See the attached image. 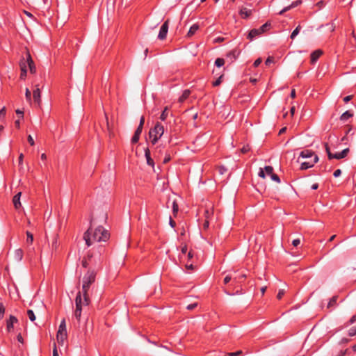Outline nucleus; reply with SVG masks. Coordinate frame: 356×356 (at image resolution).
<instances>
[{
    "mask_svg": "<svg viewBox=\"0 0 356 356\" xmlns=\"http://www.w3.org/2000/svg\"><path fill=\"white\" fill-rule=\"evenodd\" d=\"M168 106L165 107L163 111L162 112V113H161V115L160 116V119L161 120L163 121V120H165L166 119V118L168 116Z\"/></svg>",
    "mask_w": 356,
    "mask_h": 356,
    "instance_id": "nucleus-31",
    "label": "nucleus"
},
{
    "mask_svg": "<svg viewBox=\"0 0 356 356\" xmlns=\"http://www.w3.org/2000/svg\"><path fill=\"white\" fill-rule=\"evenodd\" d=\"M241 354H242V351L238 350L236 352L228 353V355L229 356H238V355H241Z\"/></svg>",
    "mask_w": 356,
    "mask_h": 356,
    "instance_id": "nucleus-43",
    "label": "nucleus"
},
{
    "mask_svg": "<svg viewBox=\"0 0 356 356\" xmlns=\"http://www.w3.org/2000/svg\"><path fill=\"white\" fill-rule=\"evenodd\" d=\"M27 65L29 67L30 72L33 74L35 73V71H36L35 65L33 60L29 52L27 54Z\"/></svg>",
    "mask_w": 356,
    "mask_h": 356,
    "instance_id": "nucleus-9",
    "label": "nucleus"
},
{
    "mask_svg": "<svg viewBox=\"0 0 356 356\" xmlns=\"http://www.w3.org/2000/svg\"><path fill=\"white\" fill-rule=\"evenodd\" d=\"M27 315L31 321H34L35 320V316L32 310H28Z\"/></svg>",
    "mask_w": 356,
    "mask_h": 356,
    "instance_id": "nucleus-35",
    "label": "nucleus"
},
{
    "mask_svg": "<svg viewBox=\"0 0 356 356\" xmlns=\"http://www.w3.org/2000/svg\"><path fill=\"white\" fill-rule=\"evenodd\" d=\"M270 26V24L269 23H266L264 24V25H262L259 29V31H260L261 34L263 33L264 32H265Z\"/></svg>",
    "mask_w": 356,
    "mask_h": 356,
    "instance_id": "nucleus-29",
    "label": "nucleus"
},
{
    "mask_svg": "<svg viewBox=\"0 0 356 356\" xmlns=\"http://www.w3.org/2000/svg\"><path fill=\"white\" fill-rule=\"evenodd\" d=\"M261 62H262V60H261V58H257L254 61L253 65H254V67H258L261 64Z\"/></svg>",
    "mask_w": 356,
    "mask_h": 356,
    "instance_id": "nucleus-54",
    "label": "nucleus"
},
{
    "mask_svg": "<svg viewBox=\"0 0 356 356\" xmlns=\"http://www.w3.org/2000/svg\"><path fill=\"white\" fill-rule=\"evenodd\" d=\"M23 257V251L22 249H17L13 253V259L15 261H20Z\"/></svg>",
    "mask_w": 356,
    "mask_h": 356,
    "instance_id": "nucleus-12",
    "label": "nucleus"
},
{
    "mask_svg": "<svg viewBox=\"0 0 356 356\" xmlns=\"http://www.w3.org/2000/svg\"><path fill=\"white\" fill-rule=\"evenodd\" d=\"M301 27L300 26H298L296 29L292 32L291 35V39H294L295 37L299 33V31L300 30Z\"/></svg>",
    "mask_w": 356,
    "mask_h": 356,
    "instance_id": "nucleus-33",
    "label": "nucleus"
},
{
    "mask_svg": "<svg viewBox=\"0 0 356 356\" xmlns=\"http://www.w3.org/2000/svg\"><path fill=\"white\" fill-rule=\"evenodd\" d=\"M270 177H271V179L273 181H276L277 183H280V179L279 178V177L275 174V173H273L271 175H270Z\"/></svg>",
    "mask_w": 356,
    "mask_h": 356,
    "instance_id": "nucleus-39",
    "label": "nucleus"
},
{
    "mask_svg": "<svg viewBox=\"0 0 356 356\" xmlns=\"http://www.w3.org/2000/svg\"><path fill=\"white\" fill-rule=\"evenodd\" d=\"M53 356H59L58 353L57 348H56V346L55 343L54 345V348H53Z\"/></svg>",
    "mask_w": 356,
    "mask_h": 356,
    "instance_id": "nucleus-56",
    "label": "nucleus"
},
{
    "mask_svg": "<svg viewBox=\"0 0 356 356\" xmlns=\"http://www.w3.org/2000/svg\"><path fill=\"white\" fill-rule=\"evenodd\" d=\"M341 170L340 169H338V170L334 171V176L335 177H338L339 176L341 175Z\"/></svg>",
    "mask_w": 356,
    "mask_h": 356,
    "instance_id": "nucleus-59",
    "label": "nucleus"
},
{
    "mask_svg": "<svg viewBox=\"0 0 356 356\" xmlns=\"http://www.w3.org/2000/svg\"><path fill=\"white\" fill-rule=\"evenodd\" d=\"M83 300H82V306L88 305L90 304V298L87 293H83Z\"/></svg>",
    "mask_w": 356,
    "mask_h": 356,
    "instance_id": "nucleus-27",
    "label": "nucleus"
},
{
    "mask_svg": "<svg viewBox=\"0 0 356 356\" xmlns=\"http://www.w3.org/2000/svg\"><path fill=\"white\" fill-rule=\"evenodd\" d=\"M27 60L25 61L23 58L19 63L20 69H26Z\"/></svg>",
    "mask_w": 356,
    "mask_h": 356,
    "instance_id": "nucleus-40",
    "label": "nucleus"
},
{
    "mask_svg": "<svg viewBox=\"0 0 356 356\" xmlns=\"http://www.w3.org/2000/svg\"><path fill=\"white\" fill-rule=\"evenodd\" d=\"M238 55V53H237L236 50H234L228 54V56H232L234 58H236Z\"/></svg>",
    "mask_w": 356,
    "mask_h": 356,
    "instance_id": "nucleus-50",
    "label": "nucleus"
},
{
    "mask_svg": "<svg viewBox=\"0 0 356 356\" xmlns=\"http://www.w3.org/2000/svg\"><path fill=\"white\" fill-rule=\"evenodd\" d=\"M96 277V272L95 270H89L88 273L84 275L83 278L82 291L83 293H87Z\"/></svg>",
    "mask_w": 356,
    "mask_h": 356,
    "instance_id": "nucleus-2",
    "label": "nucleus"
},
{
    "mask_svg": "<svg viewBox=\"0 0 356 356\" xmlns=\"http://www.w3.org/2000/svg\"><path fill=\"white\" fill-rule=\"evenodd\" d=\"M356 334V328L355 327H352L350 330H349V335L350 337H353Z\"/></svg>",
    "mask_w": 356,
    "mask_h": 356,
    "instance_id": "nucleus-47",
    "label": "nucleus"
},
{
    "mask_svg": "<svg viewBox=\"0 0 356 356\" xmlns=\"http://www.w3.org/2000/svg\"><path fill=\"white\" fill-rule=\"evenodd\" d=\"M224 64H225V60L221 58H217L215 61V65L218 67H222Z\"/></svg>",
    "mask_w": 356,
    "mask_h": 356,
    "instance_id": "nucleus-30",
    "label": "nucleus"
},
{
    "mask_svg": "<svg viewBox=\"0 0 356 356\" xmlns=\"http://www.w3.org/2000/svg\"><path fill=\"white\" fill-rule=\"evenodd\" d=\"M273 173V168L271 166H266L264 169L260 168V171L259 172V176L261 178L266 177V174L268 175H271Z\"/></svg>",
    "mask_w": 356,
    "mask_h": 356,
    "instance_id": "nucleus-7",
    "label": "nucleus"
},
{
    "mask_svg": "<svg viewBox=\"0 0 356 356\" xmlns=\"http://www.w3.org/2000/svg\"><path fill=\"white\" fill-rule=\"evenodd\" d=\"M21 195H22V193L19 192L13 198V203L14 204V207L16 209H18L22 207V204L20 202Z\"/></svg>",
    "mask_w": 356,
    "mask_h": 356,
    "instance_id": "nucleus-8",
    "label": "nucleus"
},
{
    "mask_svg": "<svg viewBox=\"0 0 356 356\" xmlns=\"http://www.w3.org/2000/svg\"><path fill=\"white\" fill-rule=\"evenodd\" d=\"M285 291L284 289H280L277 295V298L278 299H281L282 296L284 295Z\"/></svg>",
    "mask_w": 356,
    "mask_h": 356,
    "instance_id": "nucleus-41",
    "label": "nucleus"
},
{
    "mask_svg": "<svg viewBox=\"0 0 356 356\" xmlns=\"http://www.w3.org/2000/svg\"><path fill=\"white\" fill-rule=\"evenodd\" d=\"M356 321V314L353 316L350 319V323L352 324Z\"/></svg>",
    "mask_w": 356,
    "mask_h": 356,
    "instance_id": "nucleus-64",
    "label": "nucleus"
},
{
    "mask_svg": "<svg viewBox=\"0 0 356 356\" xmlns=\"http://www.w3.org/2000/svg\"><path fill=\"white\" fill-rule=\"evenodd\" d=\"M89 262L88 261V260L85 258H83V259L82 260V266L84 268H88V266H89Z\"/></svg>",
    "mask_w": 356,
    "mask_h": 356,
    "instance_id": "nucleus-48",
    "label": "nucleus"
},
{
    "mask_svg": "<svg viewBox=\"0 0 356 356\" xmlns=\"http://www.w3.org/2000/svg\"><path fill=\"white\" fill-rule=\"evenodd\" d=\"M57 242H58V236L56 235V236H55V238H54V241H53V243H52V247H53V248H54L55 250H56V249L57 248V247H58Z\"/></svg>",
    "mask_w": 356,
    "mask_h": 356,
    "instance_id": "nucleus-45",
    "label": "nucleus"
},
{
    "mask_svg": "<svg viewBox=\"0 0 356 356\" xmlns=\"http://www.w3.org/2000/svg\"><path fill=\"white\" fill-rule=\"evenodd\" d=\"M92 258L93 255L90 252H88L86 257H85V259H86L89 263H92L94 265H96L97 261H99V259L97 260L96 259H92Z\"/></svg>",
    "mask_w": 356,
    "mask_h": 356,
    "instance_id": "nucleus-23",
    "label": "nucleus"
},
{
    "mask_svg": "<svg viewBox=\"0 0 356 356\" xmlns=\"http://www.w3.org/2000/svg\"><path fill=\"white\" fill-rule=\"evenodd\" d=\"M67 333L65 320L63 319L59 325V328L57 333Z\"/></svg>",
    "mask_w": 356,
    "mask_h": 356,
    "instance_id": "nucleus-22",
    "label": "nucleus"
},
{
    "mask_svg": "<svg viewBox=\"0 0 356 356\" xmlns=\"http://www.w3.org/2000/svg\"><path fill=\"white\" fill-rule=\"evenodd\" d=\"M24 154L21 153L19 156V165H22L23 163Z\"/></svg>",
    "mask_w": 356,
    "mask_h": 356,
    "instance_id": "nucleus-58",
    "label": "nucleus"
},
{
    "mask_svg": "<svg viewBox=\"0 0 356 356\" xmlns=\"http://www.w3.org/2000/svg\"><path fill=\"white\" fill-rule=\"evenodd\" d=\"M145 154L147 164L149 165L154 166V161L150 157V151L149 149H145Z\"/></svg>",
    "mask_w": 356,
    "mask_h": 356,
    "instance_id": "nucleus-18",
    "label": "nucleus"
},
{
    "mask_svg": "<svg viewBox=\"0 0 356 356\" xmlns=\"http://www.w3.org/2000/svg\"><path fill=\"white\" fill-rule=\"evenodd\" d=\"M25 96H26V100L28 102H30L31 99V91L29 90V88H26Z\"/></svg>",
    "mask_w": 356,
    "mask_h": 356,
    "instance_id": "nucleus-37",
    "label": "nucleus"
},
{
    "mask_svg": "<svg viewBox=\"0 0 356 356\" xmlns=\"http://www.w3.org/2000/svg\"><path fill=\"white\" fill-rule=\"evenodd\" d=\"M300 243V240L299 238L294 239L292 242L293 245L298 246Z\"/></svg>",
    "mask_w": 356,
    "mask_h": 356,
    "instance_id": "nucleus-57",
    "label": "nucleus"
},
{
    "mask_svg": "<svg viewBox=\"0 0 356 356\" xmlns=\"http://www.w3.org/2000/svg\"><path fill=\"white\" fill-rule=\"evenodd\" d=\"M318 161V157L317 155H315L314 156V161L313 163H310V162H303L301 164V166H300V169L301 170H306V169H308L311 167H312L314 165V163H317Z\"/></svg>",
    "mask_w": 356,
    "mask_h": 356,
    "instance_id": "nucleus-10",
    "label": "nucleus"
},
{
    "mask_svg": "<svg viewBox=\"0 0 356 356\" xmlns=\"http://www.w3.org/2000/svg\"><path fill=\"white\" fill-rule=\"evenodd\" d=\"M261 35V33L259 31V29H252L248 33L247 38L250 40H252L256 36H258V35Z\"/></svg>",
    "mask_w": 356,
    "mask_h": 356,
    "instance_id": "nucleus-15",
    "label": "nucleus"
},
{
    "mask_svg": "<svg viewBox=\"0 0 356 356\" xmlns=\"http://www.w3.org/2000/svg\"><path fill=\"white\" fill-rule=\"evenodd\" d=\"M28 141L30 143L31 145H34V140L33 137L31 135H29L27 137Z\"/></svg>",
    "mask_w": 356,
    "mask_h": 356,
    "instance_id": "nucleus-53",
    "label": "nucleus"
},
{
    "mask_svg": "<svg viewBox=\"0 0 356 356\" xmlns=\"http://www.w3.org/2000/svg\"><path fill=\"white\" fill-rule=\"evenodd\" d=\"M353 116V114L350 112V111H346L345 113H343L341 115V120L342 121H346L349 118L352 117Z\"/></svg>",
    "mask_w": 356,
    "mask_h": 356,
    "instance_id": "nucleus-26",
    "label": "nucleus"
},
{
    "mask_svg": "<svg viewBox=\"0 0 356 356\" xmlns=\"http://www.w3.org/2000/svg\"><path fill=\"white\" fill-rule=\"evenodd\" d=\"M76 309L74 312V316L78 321L81 319V311H82V298L81 293L79 292L75 298Z\"/></svg>",
    "mask_w": 356,
    "mask_h": 356,
    "instance_id": "nucleus-3",
    "label": "nucleus"
},
{
    "mask_svg": "<svg viewBox=\"0 0 356 356\" xmlns=\"http://www.w3.org/2000/svg\"><path fill=\"white\" fill-rule=\"evenodd\" d=\"M348 152H349V149L346 148L339 153L334 154V159H341L345 158L347 156Z\"/></svg>",
    "mask_w": 356,
    "mask_h": 356,
    "instance_id": "nucleus-17",
    "label": "nucleus"
},
{
    "mask_svg": "<svg viewBox=\"0 0 356 356\" xmlns=\"http://www.w3.org/2000/svg\"><path fill=\"white\" fill-rule=\"evenodd\" d=\"M273 62H274V59H273V57H271V56H269V57L266 59V63H266V65H270V63H273Z\"/></svg>",
    "mask_w": 356,
    "mask_h": 356,
    "instance_id": "nucleus-51",
    "label": "nucleus"
},
{
    "mask_svg": "<svg viewBox=\"0 0 356 356\" xmlns=\"http://www.w3.org/2000/svg\"><path fill=\"white\" fill-rule=\"evenodd\" d=\"M139 137H140V136L134 134L131 138V142L133 143H136L139 140Z\"/></svg>",
    "mask_w": 356,
    "mask_h": 356,
    "instance_id": "nucleus-46",
    "label": "nucleus"
},
{
    "mask_svg": "<svg viewBox=\"0 0 356 356\" xmlns=\"http://www.w3.org/2000/svg\"><path fill=\"white\" fill-rule=\"evenodd\" d=\"M178 209H179V207H178L177 203L175 201H174L172 203V210H173V213L175 216L178 212Z\"/></svg>",
    "mask_w": 356,
    "mask_h": 356,
    "instance_id": "nucleus-38",
    "label": "nucleus"
},
{
    "mask_svg": "<svg viewBox=\"0 0 356 356\" xmlns=\"http://www.w3.org/2000/svg\"><path fill=\"white\" fill-rule=\"evenodd\" d=\"M26 76V69H21L20 78L24 79Z\"/></svg>",
    "mask_w": 356,
    "mask_h": 356,
    "instance_id": "nucleus-44",
    "label": "nucleus"
},
{
    "mask_svg": "<svg viewBox=\"0 0 356 356\" xmlns=\"http://www.w3.org/2000/svg\"><path fill=\"white\" fill-rule=\"evenodd\" d=\"M249 150H250V148L248 147V146H246V147H243L241 149V152L242 153H246V152H248Z\"/></svg>",
    "mask_w": 356,
    "mask_h": 356,
    "instance_id": "nucleus-63",
    "label": "nucleus"
},
{
    "mask_svg": "<svg viewBox=\"0 0 356 356\" xmlns=\"http://www.w3.org/2000/svg\"><path fill=\"white\" fill-rule=\"evenodd\" d=\"M191 95V90H185L182 95L180 96V97L179 98V102L180 103H182L184 102L188 97L189 95Z\"/></svg>",
    "mask_w": 356,
    "mask_h": 356,
    "instance_id": "nucleus-19",
    "label": "nucleus"
},
{
    "mask_svg": "<svg viewBox=\"0 0 356 356\" xmlns=\"http://www.w3.org/2000/svg\"><path fill=\"white\" fill-rule=\"evenodd\" d=\"M337 298H338V296H333L329 301L328 304H327V307L330 308L332 306H334L336 302H337Z\"/></svg>",
    "mask_w": 356,
    "mask_h": 356,
    "instance_id": "nucleus-28",
    "label": "nucleus"
},
{
    "mask_svg": "<svg viewBox=\"0 0 356 356\" xmlns=\"http://www.w3.org/2000/svg\"><path fill=\"white\" fill-rule=\"evenodd\" d=\"M197 306V303L195 302L193 304L188 305L186 308L188 310H192V309H195Z\"/></svg>",
    "mask_w": 356,
    "mask_h": 356,
    "instance_id": "nucleus-49",
    "label": "nucleus"
},
{
    "mask_svg": "<svg viewBox=\"0 0 356 356\" xmlns=\"http://www.w3.org/2000/svg\"><path fill=\"white\" fill-rule=\"evenodd\" d=\"M142 129H143V127H138L137 129L135 131V134L136 135H138L140 136L141 132H142Z\"/></svg>",
    "mask_w": 356,
    "mask_h": 356,
    "instance_id": "nucleus-60",
    "label": "nucleus"
},
{
    "mask_svg": "<svg viewBox=\"0 0 356 356\" xmlns=\"http://www.w3.org/2000/svg\"><path fill=\"white\" fill-rule=\"evenodd\" d=\"M314 155V152L310 150H305L300 153V156L303 158H310Z\"/></svg>",
    "mask_w": 356,
    "mask_h": 356,
    "instance_id": "nucleus-24",
    "label": "nucleus"
},
{
    "mask_svg": "<svg viewBox=\"0 0 356 356\" xmlns=\"http://www.w3.org/2000/svg\"><path fill=\"white\" fill-rule=\"evenodd\" d=\"M199 29V25L197 24H193L189 29V31H188L187 34H186V37L187 38H191L195 33L196 31Z\"/></svg>",
    "mask_w": 356,
    "mask_h": 356,
    "instance_id": "nucleus-16",
    "label": "nucleus"
},
{
    "mask_svg": "<svg viewBox=\"0 0 356 356\" xmlns=\"http://www.w3.org/2000/svg\"><path fill=\"white\" fill-rule=\"evenodd\" d=\"M325 150H326V152L327 154L329 159H334V154L331 153L330 147H329V146H328V145L327 143L325 145Z\"/></svg>",
    "mask_w": 356,
    "mask_h": 356,
    "instance_id": "nucleus-32",
    "label": "nucleus"
},
{
    "mask_svg": "<svg viewBox=\"0 0 356 356\" xmlns=\"http://www.w3.org/2000/svg\"><path fill=\"white\" fill-rule=\"evenodd\" d=\"M353 98V95H348V96H346L343 98V101L347 103L348 102H349L350 99H352Z\"/></svg>",
    "mask_w": 356,
    "mask_h": 356,
    "instance_id": "nucleus-62",
    "label": "nucleus"
},
{
    "mask_svg": "<svg viewBox=\"0 0 356 356\" xmlns=\"http://www.w3.org/2000/svg\"><path fill=\"white\" fill-rule=\"evenodd\" d=\"M222 76H220L216 81L213 83V86H218L220 84L222 81Z\"/></svg>",
    "mask_w": 356,
    "mask_h": 356,
    "instance_id": "nucleus-42",
    "label": "nucleus"
},
{
    "mask_svg": "<svg viewBox=\"0 0 356 356\" xmlns=\"http://www.w3.org/2000/svg\"><path fill=\"white\" fill-rule=\"evenodd\" d=\"M212 215H213L212 207H207V208L204 212V216L206 218V220H209Z\"/></svg>",
    "mask_w": 356,
    "mask_h": 356,
    "instance_id": "nucleus-25",
    "label": "nucleus"
},
{
    "mask_svg": "<svg viewBox=\"0 0 356 356\" xmlns=\"http://www.w3.org/2000/svg\"><path fill=\"white\" fill-rule=\"evenodd\" d=\"M92 218L90 219V225L83 234V239L88 246H90L94 242L106 241L109 238V233L102 226H98L94 230L92 228Z\"/></svg>",
    "mask_w": 356,
    "mask_h": 356,
    "instance_id": "nucleus-1",
    "label": "nucleus"
},
{
    "mask_svg": "<svg viewBox=\"0 0 356 356\" xmlns=\"http://www.w3.org/2000/svg\"><path fill=\"white\" fill-rule=\"evenodd\" d=\"M17 321L18 320L15 316L10 315L9 320L7 321V330L8 332H10L11 330L13 328V324L17 323Z\"/></svg>",
    "mask_w": 356,
    "mask_h": 356,
    "instance_id": "nucleus-11",
    "label": "nucleus"
},
{
    "mask_svg": "<svg viewBox=\"0 0 356 356\" xmlns=\"http://www.w3.org/2000/svg\"><path fill=\"white\" fill-rule=\"evenodd\" d=\"M164 133V128L159 123L157 122L155 124V127L153 129H151L149 132V138H152V136H159L161 137Z\"/></svg>",
    "mask_w": 356,
    "mask_h": 356,
    "instance_id": "nucleus-4",
    "label": "nucleus"
},
{
    "mask_svg": "<svg viewBox=\"0 0 356 356\" xmlns=\"http://www.w3.org/2000/svg\"><path fill=\"white\" fill-rule=\"evenodd\" d=\"M5 313V307L2 302H0V319H2Z\"/></svg>",
    "mask_w": 356,
    "mask_h": 356,
    "instance_id": "nucleus-36",
    "label": "nucleus"
},
{
    "mask_svg": "<svg viewBox=\"0 0 356 356\" xmlns=\"http://www.w3.org/2000/svg\"><path fill=\"white\" fill-rule=\"evenodd\" d=\"M232 280V277L229 275H226L224 278V284H227Z\"/></svg>",
    "mask_w": 356,
    "mask_h": 356,
    "instance_id": "nucleus-52",
    "label": "nucleus"
},
{
    "mask_svg": "<svg viewBox=\"0 0 356 356\" xmlns=\"http://www.w3.org/2000/svg\"><path fill=\"white\" fill-rule=\"evenodd\" d=\"M252 11L245 8H242L240 10V14L243 18H248L251 15Z\"/></svg>",
    "mask_w": 356,
    "mask_h": 356,
    "instance_id": "nucleus-21",
    "label": "nucleus"
},
{
    "mask_svg": "<svg viewBox=\"0 0 356 356\" xmlns=\"http://www.w3.org/2000/svg\"><path fill=\"white\" fill-rule=\"evenodd\" d=\"M323 51L320 49L316 50L311 54V63H315L318 58L322 55Z\"/></svg>",
    "mask_w": 356,
    "mask_h": 356,
    "instance_id": "nucleus-14",
    "label": "nucleus"
},
{
    "mask_svg": "<svg viewBox=\"0 0 356 356\" xmlns=\"http://www.w3.org/2000/svg\"><path fill=\"white\" fill-rule=\"evenodd\" d=\"M33 97L34 102L40 107L41 106L42 100H41L40 90L38 87V85L35 86V89L33 92Z\"/></svg>",
    "mask_w": 356,
    "mask_h": 356,
    "instance_id": "nucleus-6",
    "label": "nucleus"
},
{
    "mask_svg": "<svg viewBox=\"0 0 356 356\" xmlns=\"http://www.w3.org/2000/svg\"><path fill=\"white\" fill-rule=\"evenodd\" d=\"M161 137H159V136H152L151 138H152V143L153 145L156 144V143L157 142V140H159V138H160Z\"/></svg>",
    "mask_w": 356,
    "mask_h": 356,
    "instance_id": "nucleus-61",
    "label": "nucleus"
},
{
    "mask_svg": "<svg viewBox=\"0 0 356 356\" xmlns=\"http://www.w3.org/2000/svg\"><path fill=\"white\" fill-rule=\"evenodd\" d=\"M6 108L5 107H3L1 110H0V118L1 117H4L6 115Z\"/></svg>",
    "mask_w": 356,
    "mask_h": 356,
    "instance_id": "nucleus-55",
    "label": "nucleus"
},
{
    "mask_svg": "<svg viewBox=\"0 0 356 356\" xmlns=\"http://www.w3.org/2000/svg\"><path fill=\"white\" fill-rule=\"evenodd\" d=\"M26 236H27V238H26V242L28 243H32L33 241V234L29 232V231L26 232Z\"/></svg>",
    "mask_w": 356,
    "mask_h": 356,
    "instance_id": "nucleus-34",
    "label": "nucleus"
},
{
    "mask_svg": "<svg viewBox=\"0 0 356 356\" xmlns=\"http://www.w3.org/2000/svg\"><path fill=\"white\" fill-rule=\"evenodd\" d=\"M302 3V1L300 0H298L296 1H294L293 2L290 6H286L285 7L283 10H282L279 14L280 15H282L284 14L285 12L289 10L290 9L293 8H295L296 6H298V5H300V3Z\"/></svg>",
    "mask_w": 356,
    "mask_h": 356,
    "instance_id": "nucleus-13",
    "label": "nucleus"
},
{
    "mask_svg": "<svg viewBox=\"0 0 356 356\" xmlns=\"http://www.w3.org/2000/svg\"><path fill=\"white\" fill-rule=\"evenodd\" d=\"M170 19H168L161 26L160 29L159 33L158 35L159 39L163 40L165 39L168 31V26H169Z\"/></svg>",
    "mask_w": 356,
    "mask_h": 356,
    "instance_id": "nucleus-5",
    "label": "nucleus"
},
{
    "mask_svg": "<svg viewBox=\"0 0 356 356\" xmlns=\"http://www.w3.org/2000/svg\"><path fill=\"white\" fill-rule=\"evenodd\" d=\"M56 338L58 343L63 345L67 338V333H57Z\"/></svg>",
    "mask_w": 356,
    "mask_h": 356,
    "instance_id": "nucleus-20",
    "label": "nucleus"
}]
</instances>
